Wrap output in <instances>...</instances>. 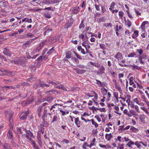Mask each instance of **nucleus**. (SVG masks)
Segmentation results:
<instances>
[{
  "label": "nucleus",
  "mask_w": 149,
  "mask_h": 149,
  "mask_svg": "<svg viewBox=\"0 0 149 149\" xmlns=\"http://www.w3.org/2000/svg\"><path fill=\"white\" fill-rule=\"evenodd\" d=\"M47 82L49 83V84H51L56 88L62 89L63 90H64L65 89V87L62 85H60L59 82L58 81L53 82L52 81H50V80H47Z\"/></svg>",
  "instance_id": "nucleus-1"
},
{
  "label": "nucleus",
  "mask_w": 149,
  "mask_h": 149,
  "mask_svg": "<svg viewBox=\"0 0 149 149\" xmlns=\"http://www.w3.org/2000/svg\"><path fill=\"white\" fill-rule=\"evenodd\" d=\"M37 38H35L33 39H30L28 41H27L24 44L23 47H29L31 45V43L33 40H34L36 39Z\"/></svg>",
  "instance_id": "nucleus-2"
},
{
  "label": "nucleus",
  "mask_w": 149,
  "mask_h": 149,
  "mask_svg": "<svg viewBox=\"0 0 149 149\" xmlns=\"http://www.w3.org/2000/svg\"><path fill=\"white\" fill-rule=\"evenodd\" d=\"M5 113L6 117L8 116L9 117V121L10 123H12L13 122V114L10 111L8 112V111H6Z\"/></svg>",
  "instance_id": "nucleus-3"
},
{
  "label": "nucleus",
  "mask_w": 149,
  "mask_h": 149,
  "mask_svg": "<svg viewBox=\"0 0 149 149\" xmlns=\"http://www.w3.org/2000/svg\"><path fill=\"white\" fill-rule=\"evenodd\" d=\"M50 107L49 106L46 107L44 109L43 114L42 117V119H45V118L46 117H47V110L49 109L50 110Z\"/></svg>",
  "instance_id": "nucleus-4"
},
{
  "label": "nucleus",
  "mask_w": 149,
  "mask_h": 149,
  "mask_svg": "<svg viewBox=\"0 0 149 149\" xmlns=\"http://www.w3.org/2000/svg\"><path fill=\"white\" fill-rule=\"evenodd\" d=\"M73 20V19L72 18L70 19L67 22L66 24V28H68L70 27L72 24Z\"/></svg>",
  "instance_id": "nucleus-5"
},
{
  "label": "nucleus",
  "mask_w": 149,
  "mask_h": 149,
  "mask_svg": "<svg viewBox=\"0 0 149 149\" xmlns=\"http://www.w3.org/2000/svg\"><path fill=\"white\" fill-rule=\"evenodd\" d=\"M29 113L28 111L25 113H22V116L20 117V119L21 120H24L26 119Z\"/></svg>",
  "instance_id": "nucleus-6"
},
{
  "label": "nucleus",
  "mask_w": 149,
  "mask_h": 149,
  "mask_svg": "<svg viewBox=\"0 0 149 149\" xmlns=\"http://www.w3.org/2000/svg\"><path fill=\"white\" fill-rule=\"evenodd\" d=\"M79 7L76 6L73 8L72 10V13L74 14H77L80 11Z\"/></svg>",
  "instance_id": "nucleus-7"
},
{
  "label": "nucleus",
  "mask_w": 149,
  "mask_h": 149,
  "mask_svg": "<svg viewBox=\"0 0 149 149\" xmlns=\"http://www.w3.org/2000/svg\"><path fill=\"white\" fill-rule=\"evenodd\" d=\"M115 57L116 58L118 61H120L123 59V56L122 54L120 52H118L115 55Z\"/></svg>",
  "instance_id": "nucleus-8"
},
{
  "label": "nucleus",
  "mask_w": 149,
  "mask_h": 149,
  "mask_svg": "<svg viewBox=\"0 0 149 149\" xmlns=\"http://www.w3.org/2000/svg\"><path fill=\"white\" fill-rule=\"evenodd\" d=\"M26 137L28 139H30L31 137L33 136V134L30 131H27L26 132Z\"/></svg>",
  "instance_id": "nucleus-9"
},
{
  "label": "nucleus",
  "mask_w": 149,
  "mask_h": 149,
  "mask_svg": "<svg viewBox=\"0 0 149 149\" xmlns=\"http://www.w3.org/2000/svg\"><path fill=\"white\" fill-rule=\"evenodd\" d=\"M42 106H39L37 109V111L39 116L40 117L42 114Z\"/></svg>",
  "instance_id": "nucleus-10"
},
{
  "label": "nucleus",
  "mask_w": 149,
  "mask_h": 149,
  "mask_svg": "<svg viewBox=\"0 0 149 149\" xmlns=\"http://www.w3.org/2000/svg\"><path fill=\"white\" fill-rule=\"evenodd\" d=\"M45 43V42H42L40 45L36 48V51L39 52L40 50L43 47V46L44 45V44Z\"/></svg>",
  "instance_id": "nucleus-11"
},
{
  "label": "nucleus",
  "mask_w": 149,
  "mask_h": 149,
  "mask_svg": "<svg viewBox=\"0 0 149 149\" xmlns=\"http://www.w3.org/2000/svg\"><path fill=\"white\" fill-rule=\"evenodd\" d=\"M75 123L76 124V125L78 127H80L81 122L79 120V118L78 117L75 118Z\"/></svg>",
  "instance_id": "nucleus-12"
},
{
  "label": "nucleus",
  "mask_w": 149,
  "mask_h": 149,
  "mask_svg": "<svg viewBox=\"0 0 149 149\" xmlns=\"http://www.w3.org/2000/svg\"><path fill=\"white\" fill-rule=\"evenodd\" d=\"M45 119H42V120L43 121L42 123L41 124V126L47 127L49 126V123L48 122L45 121Z\"/></svg>",
  "instance_id": "nucleus-13"
},
{
  "label": "nucleus",
  "mask_w": 149,
  "mask_h": 149,
  "mask_svg": "<svg viewBox=\"0 0 149 149\" xmlns=\"http://www.w3.org/2000/svg\"><path fill=\"white\" fill-rule=\"evenodd\" d=\"M105 138L108 141H110L111 139L113 137L111 133L109 134H106L105 136Z\"/></svg>",
  "instance_id": "nucleus-14"
},
{
  "label": "nucleus",
  "mask_w": 149,
  "mask_h": 149,
  "mask_svg": "<svg viewBox=\"0 0 149 149\" xmlns=\"http://www.w3.org/2000/svg\"><path fill=\"white\" fill-rule=\"evenodd\" d=\"M22 22H25L29 23H31L32 22V21L31 18L29 19L28 18H25L22 20Z\"/></svg>",
  "instance_id": "nucleus-15"
},
{
  "label": "nucleus",
  "mask_w": 149,
  "mask_h": 149,
  "mask_svg": "<svg viewBox=\"0 0 149 149\" xmlns=\"http://www.w3.org/2000/svg\"><path fill=\"white\" fill-rule=\"evenodd\" d=\"M138 35H139L138 31L137 30H136L134 31V33L132 35V37L133 38H135L137 37H138Z\"/></svg>",
  "instance_id": "nucleus-16"
},
{
  "label": "nucleus",
  "mask_w": 149,
  "mask_h": 149,
  "mask_svg": "<svg viewBox=\"0 0 149 149\" xmlns=\"http://www.w3.org/2000/svg\"><path fill=\"white\" fill-rule=\"evenodd\" d=\"M43 56H40L36 60L35 62L40 63L42 62L43 60Z\"/></svg>",
  "instance_id": "nucleus-17"
},
{
  "label": "nucleus",
  "mask_w": 149,
  "mask_h": 149,
  "mask_svg": "<svg viewBox=\"0 0 149 149\" xmlns=\"http://www.w3.org/2000/svg\"><path fill=\"white\" fill-rule=\"evenodd\" d=\"M7 135L9 138H10L11 139H13V133L10 130L9 131Z\"/></svg>",
  "instance_id": "nucleus-18"
},
{
  "label": "nucleus",
  "mask_w": 149,
  "mask_h": 149,
  "mask_svg": "<svg viewBox=\"0 0 149 149\" xmlns=\"http://www.w3.org/2000/svg\"><path fill=\"white\" fill-rule=\"evenodd\" d=\"M3 149H11L10 144L5 143L3 146Z\"/></svg>",
  "instance_id": "nucleus-19"
},
{
  "label": "nucleus",
  "mask_w": 149,
  "mask_h": 149,
  "mask_svg": "<svg viewBox=\"0 0 149 149\" xmlns=\"http://www.w3.org/2000/svg\"><path fill=\"white\" fill-rule=\"evenodd\" d=\"M104 70L105 69L104 67L102 66L99 70L98 73H99V74H102L104 73Z\"/></svg>",
  "instance_id": "nucleus-20"
},
{
  "label": "nucleus",
  "mask_w": 149,
  "mask_h": 149,
  "mask_svg": "<svg viewBox=\"0 0 149 149\" xmlns=\"http://www.w3.org/2000/svg\"><path fill=\"white\" fill-rule=\"evenodd\" d=\"M39 85L40 86H42V87H48L49 86H50V84H45V83L44 82H40V84H39Z\"/></svg>",
  "instance_id": "nucleus-21"
},
{
  "label": "nucleus",
  "mask_w": 149,
  "mask_h": 149,
  "mask_svg": "<svg viewBox=\"0 0 149 149\" xmlns=\"http://www.w3.org/2000/svg\"><path fill=\"white\" fill-rule=\"evenodd\" d=\"M76 72L79 74H81L84 73L85 70H84L76 69Z\"/></svg>",
  "instance_id": "nucleus-22"
},
{
  "label": "nucleus",
  "mask_w": 149,
  "mask_h": 149,
  "mask_svg": "<svg viewBox=\"0 0 149 149\" xmlns=\"http://www.w3.org/2000/svg\"><path fill=\"white\" fill-rule=\"evenodd\" d=\"M127 99L126 100V102L127 103L128 105L129 106L130 103V96L129 95H127Z\"/></svg>",
  "instance_id": "nucleus-23"
},
{
  "label": "nucleus",
  "mask_w": 149,
  "mask_h": 149,
  "mask_svg": "<svg viewBox=\"0 0 149 149\" xmlns=\"http://www.w3.org/2000/svg\"><path fill=\"white\" fill-rule=\"evenodd\" d=\"M146 117V116L144 114H142L140 116V118L142 122H144V119Z\"/></svg>",
  "instance_id": "nucleus-24"
},
{
  "label": "nucleus",
  "mask_w": 149,
  "mask_h": 149,
  "mask_svg": "<svg viewBox=\"0 0 149 149\" xmlns=\"http://www.w3.org/2000/svg\"><path fill=\"white\" fill-rule=\"evenodd\" d=\"M6 2L4 1H0V6H1L4 7L6 6Z\"/></svg>",
  "instance_id": "nucleus-25"
},
{
  "label": "nucleus",
  "mask_w": 149,
  "mask_h": 149,
  "mask_svg": "<svg viewBox=\"0 0 149 149\" xmlns=\"http://www.w3.org/2000/svg\"><path fill=\"white\" fill-rule=\"evenodd\" d=\"M3 52L5 55H8L10 54V52L8 50L6 49H4Z\"/></svg>",
  "instance_id": "nucleus-26"
},
{
  "label": "nucleus",
  "mask_w": 149,
  "mask_h": 149,
  "mask_svg": "<svg viewBox=\"0 0 149 149\" xmlns=\"http://www.w3.org/2000/svg\"><path fill=\"white\" fill-rule=\"evenodd\" d=\"M91 121L92 124L94 125L95 127H97L98 126V125L93 119H91Z\"/></svg>",
  "instance_id": "nucleus-27"
},
{
  "label": "nucleus",
  "mask_w": 149,
  "mask_h": 149,
  "mask_svg": "<svg viewBox=\"0 0 149 149\" xmlns=\"http://www.w3.org/2000/svg\"><path fill=\"white\" fill-rule=\"evenodd\" d=\"M72 102L71 100L67 101L66 102V104H67L66 105V107H69L71 106L72 104Z\"/></svg>",
  "instance_id": "nucleus-28"
},
{
  "label": "nucleus",
  "mask_w": 149,
  "mask_h": 149,
  "mask_svg": "<svg viewBox=\"0 0 149 149\" xmlns=\"http://www.w3.org/2000/svg\"><path fill=\"white\" fill-rule=\"evenodd\" d=\"M84 22V19H83L81 21V23L80 25H79V29H81L82 28H83L84 27L85 25H84V24L83 23Z\"/></svg>",
  "instance_id": "nucleus-29"
},
{
  "label": "nucleus",
  "mask_w": 149,
  "mask_h": 149,
  "mask_svg": "<svg viewBox=\"0 0 149 149\" xmlns=\"http://www.w3.org/2000/svg\"><path fill=\"white\" fill-rule=\"evenodd\" d=\"M107 90L106 88H104L103 89H102V93L103 95H106L107 94Z\"/></svg>",
  "instance_id": "nucleus-30"
},
{
  "label": "nucleus",
  "mask_w": 149,
  "mask_h": 149,
  "mask_svg": "<svg viewBox=\"0 0 149 149\" xmlns=\"http://www.w3.org/2000/svg\"><path fill=\"white\" fill-rule=\"evenodd\" d=\"M103 26L104 27H108L109 26H110L111 27L112 26V24L111 23H105L103 24Z\"/></svg>",
  "instance_id": "nucleus-31"
},
{
  "label": "nucleus",
  "mask_w": 149,
  "mask_h": 149,
  "mask_svg": "<svg viewBox=\"0 0 149 149\" xmlns=\"http://www.w3.org/2000/svg\"><path fill=\"white\" fill-rule=\"evenodd\" d=\"M105 19L104 17H101L99 19L98 22L99 23L104 22H105Z\"/></svg>",
  "instance_id": "nucleus-32"
},
{
  "label": "nucleus",
  "mask_w": 149,
  "mask_h": 149,
  "mask_svg": "<svg viewBox=\"0 0 149 149\" xmlns=\"http://www.w3.org/2000/svg\"><path fill=\"white\" fill-rule=\"evenodd\" d=\"M134 143L131 141H130L127 143L126 144L127 146H128L129 147L131 148V145L134 144Z\"/></svg>",
  "instance_id": "nucleus-33"
},
{
  "label": "nucleus",
  "mask_w": 149,
  "mask_h": 149,
  "mask_svg": "<svg viewBox=\"0 0 149 149\" xmlns=\"http://www.w3.org/2000/svg\"><path fill=\"white\" fill-rule=\"evenodd\" d=\"M148 22L147 21H145L143 22L142 24L141 25V27L142 29H143V27H144L146 24H148Z\"/></svg>",
  "instance_id": "nucleus-34"
},
{
  "label": "nucleus",
  "mask_w": 149,
  "mask_h": 149,
  "mask_svg": "<svg viewBox=\"0 0 149 149\" xmlns=\"http://www.w3.org/2000/svg\"><path fill=\"white\" fill-rule=\"evenodd\" d=\"M89 109L93 111H97V110H99V109L97 108H95L94 106H93L91 107H90L89 108Z\"/></svg>",
  "instance_id": "nucleus-35"
},
{
  "label": "nucleus",
  "mask_w": 149,
  "mask_h": 149,
  "mask_svg": "<svg viewBox=\"0 0 149 149\" xmlns=\"http://www.w3.org/2000/svg\"><path fill=\"white\" fill-rule=\"evenodd\" d=\"M136 55V54L134 53H131L127 55L128 57H133Z\"/></svg>",
  "instance_id": "nucleus-36"
},
{
  "label": "nucleus",
  "mask_w": 149,
  "mask_h": 149,
  "mask_svg": "<svg viewBox=\"0 0 149 149\" xmlns=\"http://www.w3.org/2000/svg\"><path fill=\"white\" fill-rule=\"evenodd\" d=\"M57 119H58V117H57V116H54L53 117V118L51 122L52 123L56 121Z\"/></svg>",
  "instance_id": "nucleus-37"
},
{
  "label": "nucleus",
  "mask_w": 149,
  "mask_h": 149,
  "mask_svg": "<svg viewBox=\"0 0 149 149\" xmlns=\"http://www.w3.org/2000/svg\"><path fill=\"white\" fill-rule=\"evenodd\" d=\"M33 35L31 33H28L24 38H27L28 37H32Z\"/></svg>",
  "instance_id": "nucleus-38"
},
{
  "label": "nucleus",
  "mask_w": 149,
  "mask_h": 149,
  "mask_svg": "<svg viewBox=\"0 0 149 149\" xmlns=\"http://www.w3.org/2000/svg\"><path fill=\"white\" fill-rule=\"evenodd\" d=\"M137 51L139 53L140 55H141L143 54V50L142 49H137Z\"/></svg>",
  "instance_id": "nucleus-39"
},
{
  "label": "nucleus",
  "mask_w": 149,
  "mask_h": 149,
  "mask_svg": "<svg viewBox=\"0 0 149 149\" xmlns=\"http://www.w3.org/2000/svg\"><path fill=\"white\" fill-rule=\"evenodd\" d=\"M89 63L90 64H91V65H92L93 66H95L96 67H98L99 66L96 63H93L91 61Z\"/></svg>",
  "instance_id": "nucleus-40"
},
{
  "label": "nucleus",
  "mask_w": 149,
  "mask_h": 149,
  "mask_svg": "<svg viewBox=\"0 0 149 149\" xmlns=\"http://www.w3.org/2000/svg\"><path fill=\"white\" fill-rule=\"evenodd\" d=\"M49 54H47V53H46V54L44 55H42V56H43V60L44 59L45 60H46L48 58V56H49Z\"/></svg>",
  "instance_id": "nucleus-41"
},
{
  "label": "nucleus",
  "mask_w": 149,
  "mask_h": 149,
  "mask_svg": "<svg viewBox=\"0 0 149 149\" xmlns=\"http://www.w3.org/2000/svg\"><path fill=\"white\" fill-rule=\"evenodd\" d=\"M126 24L128 26V27H130L132 25V23L129 20H127L126 22Z\"/></svg>",
  "instance_id": "nucleus-42"
},
{
  "label": "nucleus",
  "mask_w": 149,
  "mask_h": 149,
  "mask_svg": "<svg viewBox=\"0 0 149 149\" xmlns=\"http://www.w3.org/2000/svg\"><path fill=\"white\" fill-rule=\"evenodd\" d=\"M123 12L122 11H120L119 12V15L120 18H121L122 19V17L123 16Z\"/></svg>",
  "instance_id": "nucleus-43"
},
{
  "label": "nucleus",
  "mask_w": 149,
  "mask_h": 149,
  "mask_svg": "<svg viewBox=\"0 0 149 149\" xmlns=\"http://www.w3.org/2000/svg\"><path fill=\"white\" fill-rule=\"evenodd\" d=\"M141 108L147 114H149V112L148 111L147 109L144 107H141Z\"/></svg>",
  "instance_id": "nucleus-44"
},
{
  "label": "nucleus",
  "mask_w": 149,
  "mask_h": 149,
  "mask_svg": "<svg viewBox=\"0 0 149 149\" xmlns=\"http://www.w3.org/2000/svg\"><path fill=\"white\" fill-rule=\"evenodd\" d=\"M100 48L103 49H106L105 45L104 44H100Z\"/></svg>",
  "instance_id": "nucleus-45"
},
{
  "label": "nucleus",
  "mask_w": 149,
  "mask_h": 149,
  "mask_svg": "<svg viewBox=\"0 0 149 149\" xmlns=\"http://www.w3.org/2000/svg\"><path fill=\"white\" fill-rule=\"evenodd\" d=\"M44 10H51L53 11L54 10V8L52 7H48L45 8L44 9Z\"/></svg>",
  "instance_id": "nucleus-46"
},
{
  "label": "nucleus",
  "mask_w": 149,
  "mask_h": 149,
  "mask_svg": "<svg viewBox=\"0 0 149 149\" xmlns=\"http://www.w3.org/2000/svg\"><path fill=\"white\" fill-rule=\"evenodd\" d=\"M31 144L33 145L34 148H35L36 147L38 146L36 143L33 141H32Z\"/></svg>",
  "instance_id": "nucleus-47"
},
{
  "label": "nucleus",
  "mask_w": 149,
  "mask_h": 149,
  "mask_svg": "<svg viewBox=\"0 0 149 149\" xmlns=\"http://www.w3.org/2000/svg\"><path fill=\"white\" fill-rule=\"evenodd\" d=\"M84 145H85L86 146L91 148L92 146L94 145V144L93 143H91L90 145H88L87 143H84Z\"/></svg>",
  "instance_id": "nucleus-48"
},
{
  "label": "nucleus",
  "mask_w": 149,
  "mask_h": 149,
  "mask_svg": "<svg viewBox=\"0 0 149 149\" xmlns=\"http://www.w3.org/2000/svg\"><path fill=\"white\" fill-rule=\"evenodd\" d=\"M132 115V116L135 115H136V113L135 111L133 110H130L129 111Z\"/></svg>",
  "instance_id": "nucleus-49"
},
{
  "label": "nucleus",
  "mask_w": 149,
  "mask_h": 149,
  "mask_svg": "<svg viewBox=\"0 0 149 149\" xmlns=\"http://www.w3.org/2000/svg\"><path fill=\"white\" fill-rule=\"evenodd\" d=\"M95 6L96 10H100L99 7L100 6V5H97V4H95Z\"/></svg>",
  "instance_id": "nucleus-50"
},
{
  "label": "nucleus",
  "mask_w": 149,
  "mask_h": 149,
  "mask_svg": "<svg viewBox=\"0 0 149 149\" xmlns=\"http://www.w3.org/2000/svg\"><path fill=\"white\" fill-rule=\"evenodd\" d=\"M139 143V142L136 141L135 143V145L139 148H140L141 146V145Z\"/></svg>",
  "instance_id": "nucleus-51"
},
{
  "label": "nucleus",
  "mask_w": 149,
  "mask_h": 149,
  "mask_svg": "<svg viewBox=\"0 0 149 149\" xmlns=\"http://www.w3.org/2000/svg\"><path fill=\"white\" fill-rule=\"evenodd\" d=\"M96 81L97 82V84L99 86H100L102 85L101 82L98 80H96Z\"/></svg>",
  "instance_id": "nucleus-52"
},
{
  "label": "nucleus",
  "mask_w": 149,
  "mask_h": 149,
  "mask_svg": "<svg viewBox=\"0 0 149 149\" xmlns=\"http://www.w3.org/2000/svg\"><path fill=\"white\" fill-rule=\"evenodd\" d=\"M130 130L134 132H136L138 130L137 129L135 128V127L133 126L131 127L130 128Z\"/></svg>",
  "instance_id": "nucleus-53"
},
{
  "label": "nucleus",
  "mask_w": 149,
  "mask_h": 149,
  "mask_svg": "<svg viewBox=\"0 0 149 149\" xmlns=\"http://www.w3.org/2000/svg\"><path fill=\"white\" fill-rule=\"evenodd\" d=\"M139 57L143 59L146 58H147V55L145 53H144L143 54L142 56H139Z\"/></svg>",
  "instance_id": "nucleus-54"
},
{
  "label": "nucleus",
  "mask_w": 149,
  "mask_h": 149,
  "mask_svg": "<svg viewBox=\"0 0 149 149\" xmlns=\"http://www.w3.org/2000/svg\"><path fill=\"white\" fill-rule=\"evenodd\" d=\"M58 105H59V104H54L51 107L50 109V110H52L54 108H55Z\"/></svg>",
  "instance_id": "nucleus-55"
},
{
  "label": "nucleus",
  "mask_w": 149,
  "mask_h": 149,
  "mask_svg": "<svg viewBox=\"0 0 149 149\" xmlns=\"http://www.w3.org/2000/svg\"><path fill=\"white\" fill-rule=\"evenodd\" d=\"M54 50V47H53L49 50V51L47 52V54H49V55L52 53V51Z\"/></svg>",
  "instance_id": "nucleus-56"
},
{
  "label": "nucleus",
  "mask_w": 149,
  "mask_h": 149,
  "mask_svg": "<svg viewBox=\"0 0 149 149\" xmlns=\"http://www.w3.org/2000/svg\"><path fill=\"white\" fill-rule=\"evenodd\" d=\"M44 16L45 17L48 18H49L51 17L50 15L48 13L45 14H44Z\"/></svg>",
  "instance_id": "nucleus-57"
},
{
  "label": "nucleus",
  "mask_w": 149,
  "mask_h": 149,
  "mask_svg": "<svg viewBox=\"0 0 149 149\" xmlns=\"http://www.w3.org/2000/svg\"><path fill=\"white\" fill-rule=\"evenodd\" d=\"M131 67H132V69L133 70L135 69H138L139 68V67L137 66H136V65H131Z\"/></svg>",
  "instance_id": "nucleus-58"
},
{
  "label": "nucleus",
  "mask_w": 149,
  "mask_h": 149,
  "mask_svg": "<svg viewBox=\"0 0 149 149\" xmlns=\"http://www.w3.org/2000/svg\"><path fill=\"white\" fill-rule=\"evenodd\" d=\"M79 38H81L83 41H85L84 39V36L83 34H82L80 35L79 36Z\"/></svg>",
  "instance_id": "nucleus-59"
},
{
  "label": "nucleus",
  "mask_w": 149,
  "mask_h": 149,
  "mask_svg": "<svg viewBox=\"0 0 149 149\" xmlns=\"http://www.w3.org/2000/svg\"><path fill=\"white\" fill-rule=\"evenodd\" d=\"M124 144H119L118 145V146L119 147V148L120 149H123L124 148Z\"/></svg>",
  "instance_id": "nucleus-60"
},
{
  "label": "nucleus",
  "mask_w": 149,
  "mask_h": 149,
  "mask_svg": "<svg viewBox=\"0 0 149 149\" xmlns=\"http://www.w3.org/2000/svg\"><path fill=\"white\" fill-rule=\"evenodd\" d=\"M17 132L18 133L22 134L23 133L21 131V129L20 128H17Z\"/></svg>",
  "instance_id": "nucleus-61"
},
{
  "label": "nucleus",
  "mask_w": 149,
  "mask_h": 149,
  "mask_svg": "<svg viewBox=\"0 0 149 149\" xmlns=\"http://www.w3.org/2000/svg\"><path fill=\"white\" fill-rule=\"evenodd\" d=\"M48 0H45L42 1V3L44 4L48 5L49 4L48 3Z\"/></svg>",
  "instance_id": "nucleus-62"
},
{
  "label": "nucleus",
  "mask_w": 149,
  "mask_h": 149,
  "mask_svg": "<svg viewBox=\"0 0 149 149\" xmlns=\"http://www.w3.org/2000/svg\"><path fill=\"white\" fill-rule=\"evenodd\" d=\"M106 11V9L105 6H102V13H104V12Z\"/></svg>",
  "instance_id": "nucleus-63"
},
{
  "label": "nucleus",
  "mask_w": 149,
  "mask_h": 149,
  "mask_svg": "<svg viewBox=\"0 0 149 149\" xmlns=\"http://www.w3.org/2000/svg\"><path fill=\"white\" fill-rule=\"evenodd\" d=\"M95 118L97 119V120L99 121V122H100L101 121V120L100 118L99 117L98 115H96L95 116Z\"/></svg>",
  "instance_id": "nucleus-64"
}]
</instances>
